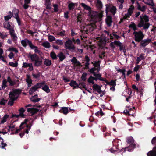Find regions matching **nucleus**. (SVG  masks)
Listing matches in <instances>:
<instances>
[{"instance_id": "nucleus-63", "label": "nucleus", "mask_w": 156, "mask_h": 156, "mask_svg": "<svg viewBox=\"0 0 156 156\" xmlns=\"http://www.w3.org/2000/svg\"><path fill=\"white\" fill-rule=\"evenodd\" d=\"M140 66L139 65H137L136 66H135L134 68V72H137L138 70H139L140 68Z\"/></svg>"}, {"instance_id": "nucleus-43", "label": "nucleus", "mask_w": 156, "mask_h": 156, "mask_svg": "<svg viewBox=\"0 0 156 156\" xmlns=\"http://www.w3.org/2000/svg\"><path fill=\"white\" fill-rule=\"evenodd\" d=\"M7 101V100H6L4 99V98H2L0 101V105H5V104L6 103Z\"/></svg>"}, {"instance_id": "nucleus-24", "label": "nucleus", "mask_w": 156, "mask_h": 156, "mask_svg": "<svg viewBox=\"0 0 156 156\" xmlns=\"http://www.w3.org/2000/svg\"><path fill=\"white\" fill-rule=\"evenodd\" d=\"M19 11L16 9H14L12 10V16L14 18L19 16Z\"/></svg>"}, {"instance_id": "nucleus-3", "label": "nucleus", "mask_w": 156, "mask_h": 156, "mask_svg": "<svg viewBox=\"0 0 156 156\" xmlns=\"http://www.w3.org/2000/svg\"><path fill=\"white\" fill-rule=\"evenodd\" d=\"M64 47L66 50H69L72 52H76V47L73 44L72 41L69 38H68L64 44Z\"/></svg>"}, {"instance_id": "nucleus-41", "label": "nucleus", "mask_w": 156, "mask_h": 156, "mask_svg": "<svg viewBox=\"0 0 156 156\" xmlns=\"http://www.w3.org/2000/svg\"><path fill=\"white\" fill-rule=\"evenodd\" d=\"M8 51H13L16 53L18 52V50L16 48L14 47L10 48L8 49Z\"/></svg>"}, {"instance_id": "nucleus-38", "label": "nucleus", "mask_w": 156, "mask_h": 156, "mask_svg": "<svg viewBox=\"0 0 156 156\" xmlns=\"http://www.w3.org/2000/svg\"><path fill=\"white\" fill-rule=\"evenodd\" d=\"M15 18L16 19L18 26H21L22 24V22L21 21V19L20 18V16H18Z\"/></svg>"}, {"instance_id": "nucleus-2", "label": "nucleus", "mask_w": 156, "mask_h": 156, "mask_svg": "<svg viewBox=\"0 0 156 156\" xmlns=\"http://www.w3.org/2000/svg\"><path fill=\"white\" fill-rule=\"evenodd\" d=\"M103 11L99 13L97 11L92 10L89 13V16L91 20L94 21H97L101 20L103 16Z\"/></svg>"}, {"instance_id": "nucleus-9", "label": "nucleus", "mask_w": 156, "mask_h": 156, "mask_svg": "<svg viewBox=\"0 0 156 156\" xmlns=\"http://www.w3.org/2000/svg\"><path fill=\"white\" fill-rule=\"evenodd\" d=\"M96 28V26L95 24L91 23L87 25L86 29H86V28H85L83 31L82 32L83 33H86L87 34L88 32H92Z\"/></svg>"}, {"instance_id": "nucleus-26", "label": "nucleus", "mask_w": 156, "mask_h": 156, "mask_svg": "<svg viewBox=\"0 0 156 156\" xmlns=\"http://www.w3.org/2000/svg\"><path fill=\"white\" fill-rule=\"evenodd\" d=\"M39 87L37 85H34L29 90V94L30 95H32L34 92L36 91Z\"/></svg>"}, {"instance_id": "nucleus-55", "label": "nucleus", "mask_w": 156, "mask_h": 156, "mask_svg": "<svg viewBox=\"0 0 156 156\" xmlns=\"http://www.w3.org/2000/svg\"><path fill=\"white\" fill-rule=\"evenodd\" d=\"M100 61H98V62H96L94 64V65L95 67H98L100 68Z\"/></svg>"}, {"instance_id": "nucleus-12", "label": "nucleus", "mask_w": 156, "mask_h": 156, "mask_svg": "<svg viewBox=\"0 0 156 156\" xmlns=\"http://www.w3.org/2000/svg\"><path fill=\"white\" fill-rule=\"evenodd\" d=\"M28 121V120L26 119L23 122L20 124V129H16L15 132V134L19 132L22 129L24 128L25 127L28 128L29 125L27 124V122Z\"/></svg>"}, {"instance_id": "nucleus-23", "label": "nucleus", "mask_w": 156, "mask_h": 156, "mask_svg": "<svg viewBox=\"0 0 156 156\" xmlns=\"http://www.w3.org/2000/svg\"><path fill=\"white\" fill-rule=\"evenodd\" d=\"M77 3H73L71 2L68 5V8L69 10H72L75 8V6H77Z\"/></svg>"}, {"instance_id": "nucleus-20", "label": "nucleus", "mask_w": 156, "mask_h": 156, "mask_svg": "<svg viewBox=\"0 0 156 156\" xmlns=\"http://www.w3.org/2000/svg\"><path fill=\"white\" fill-rule=\"evenodd\" d=\"M57 57H58L60 61H62L66 58L65 55L62 52H60L57 55Z\"/></svg>"}, {"instance_id": "nucleus-57", "label": "nucleus", "mask_w": 156, "mask_h": 156, "mask_svg": "<svg viewBox=\"0 0 156 156\" xmlns=\"http://www.w3.org/2000/svg\"><path fill=\"white\" fill-rule=\"evenodd\" d=\"M114 44L117 46H120V45L122 44V43L120 42V41H118L116 40H115L114 42Z\"/></svg>"}, {"instance_id": "nucleus-33", "label": "nucleus", "mask_w": 156, "mask_h": 156, "mask_svg": "<svg viewBox=\"0 0 156 156\" xmlns=\"http://www.w3.org/2000/svg\"><path fill=\"white\" fill-rule=\"evenodd\" d=\"M97 70L98 72L100 70V68L93 67L89 70V71L91 73L94 74V73H95V72L94 71Z\"/></svg>"}, {"instance_id": "nucleus-16", "label": "nucleus", "mask_w": 156, "mask_h": 156, "mask_svg": "<svg viewBox=\"0 0 156 156\" xmlns=\"http://www.w3.org/2000/svg\"><path fill=\"white\" fill-rule=\"evenodd\" d=\"M69 84L71 87H73V89L81 88L79 84L77 83L76 82L73 80H71Z\"/></svg>"}, {"instance_id": "nucleus-29", "label": "nucleus", "mask_w": 156, "mask_h": 156, "mask_svg": "<svg viewBox=\"0 0 156 156\" xmlns=\"http://www.w3.org/2000/svg\"><path fill=\"white\" fill-rule=\"evenodd\" d=\"M116 79H115V80H112L110 82L107 81L106 82V83L107 84L115 87L116 85Z\"/></svg>"}, {"instance_id": "nucleus-56", "label": "nucleus", "mask_w": 156, "mask_h": 156, "mask_svg": "<svg viewBox=\"0 0 156 156\" xmlns=\"http://www.w3.org/2000/svg\"><path fill=\"white\" fill-rule=\"evenodd\" d=\"M45 5L46 6V8L48 9H51V4L49 1L48 2L46 3Z\"/></svg>"}, {"instance_id": "nucleus-27", "label": "nucleus", "mask_w": 156, "mask_h": 156, "mask_svg": "<svg viewBox=\"0 0 156 156\" xmlns=\"http://www.w3.org/2000/svg\"><path fill=\"white\" fill-rule=\"evenodd\" d=\"M12 24V22H8L7 26V27H6V29L9 30V32L12 31V30H14L13 27L11 26Z\"/></svg>"}, {"instance_id": "nucleus-62", "label": "nucleus", "mask_w": 156, "mask_h": 156, "mask_svg": "<svg viewBox=\"0 0 156 156\" xmlns=\"http://www.w3.org/2000/svg\"><path fill=\"white\" fill-rule=\"evenodd\" d=\"M123 113L124 114H125L126 115H130V114L129 113V111H128V110L127 109H125L124 110Z\"/></svg>"}, {"instance_id": "nucleus-54", "label": "nucleus", "mask_w": 156, "mask_h": 156, "mask_svg": "<svg viewBox=\"0 0 156 156\" xmlns=\"http://www.w3.org/2000/svg\"><path fill=\"white\" fill-rule=\"evenodd\" d=\"M1 147L2 149H5V150H6V148H5V147L7 146V144L5 143H3V141H2L1 142Z\"/></svg>"}, {"instance_id": "nucleus-14", "label": "nucleus", "mask_w": 156, "mask_h": 156, "mask_svg": "<svg viewBox=\"0 0 156 156\" xmlns=\"http://www.w3.org/2000/svg\"><path fill=\"white\" fill-rule=\"evenodd\" d=\"M106 16V18L105 19L106 23L108 26L110 27L112 22V17L111 16L108 15Z\"/></svg>"}, {"instance_id": "nucleus-46", "label": "nucleus", "mask_w": 156, "mask_h": 156, "mask_svg": "<svg viewBox=\"0 0 156 156\" xmlns=\"http://www.w3.org/2000/svg\"><path fill=\"white\" fill-rule=\"evenodd\" d=\"M9 65L10 66L13 67H17L18 66V63L17 62L15 63L13 62H9Z\"/></svg>"}, {"instance_id": "nucleus-32", "label": "nucleus", "mask_w": 156, "mask_h": 156, "mask_svg": "<svg viewBox=\"0 0 156 156\" xmlns=\"http://www.w3.org/2000/svg\"><path fill=\"white\" fill-rule=\"evenodd\" d=\"M37 95L36 94L31 98V100L33 102H37L39 101V98H37Z\"/></svg>"}, {"instance_id": "nucleus-39", "label": "nucleus", "mask_w": 156, "mask_h": 156, "mask_svg": "<svg viewBox=\"0 0 156 156\" xmlns=\"http://www.w3.org/2000/svg\"><path fill=\"white\" fill-rule=\"evenodd\" d=\"M9 101L8 103V105L9 106H12L13 105L14 103V101L16 100L13 99V98H9Z\"/></svg>"}, {"instance_id": "nucleus-36", "label": "nucleus", "mask_w": 156, "mask_h": 156, "mask_svg": "<svg viewBox=\"0 0 156 156\" xmlns=\"http://www.w3.org/2000/svg\"><path fill=\"white\" fill-rule=\"evenodd\" d=\"M44 64L46 66H49L51 64V60L46 58L44 61Z\"/></svg>"}, {"instance_id": "nucleus-52", "label": "nucleus", "mask_w": 156, "mask_h": 156, "mask_svg": "<svg viewBox=\"0 0 156 156\" xmlns=\"http://www.w3.org/2000/svg\"><path fill=\"white\" fill-rule=\"evenodd\" d=\"M12 17V16L11 15H8L4 16V20L5 21H8Z\"/></svg>"}, {"instance_id": "nucleus-5", "label": "nucleus", "mask_w": 156, "mask_h": 156, "mask_svg": "<svg viewBox=\"0 0 156 156\" xmlns=\"http://www.w3.org/2000/svg\"><path fill=\"white\" fill-rule=\"evenodd\" d=\"M127 142L129 144V146L127 147L126 148L128 149V151H132L136 147V144L134 142L133 137H131L129 138L127 140Z\"/></svg>"}, {"instance_id": "nucleus-49", "label": "nucleus", "mask_w": 156, "mask_h": 156, "mask_svg": "<svg viewBox=\"0 0 156 156\" xmlns=\"http://www.w3.org/2000/svg\"><path fill=\"white\" fill-rule=\"evenodd\" d=\"M56 44H58L59 45H62L63 44V42L62 41V40H60L59 39L57 40L55 42Z\"/></svg>"}, {"instance_id": "nucleus-19", "label": "nucleus", "mask_w": 156, "mask_h": 156, "mask_svg": "<svg viewBox=\"0 0 156 156\" xmlns=\"http://www.w3.org/2000/svg\"><path fill=\"white\" fill-rule=\"evenodd\" d=\"M40 88H41L43 90L47 93L50 92V90L49 89V87L47 85H43V86H41L40 85Z\"/></svg>"}, {"instance_id": "nucleus-8", "label": "nucleus", "mask_w": 156, "mask_h": 156, "mask_svg": "<svg viewBox=\"0 0 156 156\" xmlns=\"http://www.w3.org/2000/svg\"><path fill=\"white\" fill-rule=\"evenodd\" d=\"M105 6V13L106 15H108V12L110 11L113 15H114L116 13L117 8L115 6L113 5L111 6V5H108V4H106Z\"/></svg>"}, {"instance_id": "nucleus-40", "label": "nucleus", "mask_w": 156, "mask_h": 156, "mask_svg": "<svg viewBox=\"0 0 156 156\" xmlns=\"http://www.w3.org/2000/svg\"><path fill=\"white\" fill-rule=\"evenodd\" d=\"M42 45L46 48H49L51 46L50 43L48 42H45L42 44Z\"/></svg>"}, {"instance_id": "nucleus-59", "label": "nucleus", "mask_w": 156, "mask_h": 156, "mask_svg": "<svg viewBox=\"0 0 156 156\" xmlns=\"http://www.w3.org/2000/svg\"><path fill=\"white\" fill-rule=\"evenodd\" d=\"M94 76H95L96 78H98L99 80L100 78L101 77V75L99 73H94L93 74Z\"/></svg>"}, {"instance_id": "nucleus-37", "label": "nucleus", "mask_w": 156, "mask_h": 156, "mask_svg": "<svg viewBox=\"0 0 156 156\" xmlns=\"http://www.w3.org/2000/svg\"><path fill=\"white\" fill-rule=\"evenodd\" d=\"M7 81L5 79H4L3 80L2 84V88L3 89H5L6 87H7Z\"/></svg>"}, {"instance_id": "nucleus-10", "label": "nucleus", "mask_w": 156, "mask_h": 156, "mask_svg": "<svg viewBox=\"0 0 156 156\" xmlns=\"http://www.w3.org/2000/svg\"><path fill=\"white\" fill-rule=\"evenodd\" d=\"M28 58H30L32 62H35L34 65L37 66H39V57L36 54H31L29 53L28 55Z\"/></svg>"}, {"instance_id": "nucleus-21", "label": "nucleus", "mask_w": 156, "mask_h": 156, "mask_svg": "<svg viewBox=\"0 0 156 156\" xmlns=\"http://www.w3.org/2000/svg\"><path fill=\"white\" fill-rule=\"evenodd\" d=\"M30 41L27 39H25L21 41V44L23 47H26L29 44Z\"/></svg>"}, {"instance_id": "nucleus-60", "label": "nucleus", "mask_w": 156, "mask_h": 156, "mask_svg": "<svg viewBox=\"0 0 156 156\" xmlns=\"http://www.w3.org/2000/svg\"><path fill=\"white\" fill-rule=\"evenodd\" d=\"M69 14V12L67 11H66V12H65L64 13V17L66 19H68L69 17V15L68 14Z\"/></svg>"}, {"instance_id": "nucleus-11", "label": "nucleus", "mask_w": 156, "mask_h": 156, "mask_svg": "<svg viewBox=\"0 0 156 156\" xmlns=\"http://www.w3.org/2000/svg\"><path fill=\"white\" fill-rule=\"evenodd\" d=\"M151 42V40L150 38H147L144 40L142 39L139 42V46L141 47H145Z\"/></svg>"}, {"instance_id": "nucleus-34", "label": "nucleus", "mask_w": 156, "mask_h": 156, "mask_svg": "<svg viewBox=\"0 0 156 156\" xmlns=\"http://www.w3.org/2000/svg\"><path fill=\"white\" fill-rule=\"evenodd\" d=\"M9 117V115L6 114L4 115L1 122V124H3L7 120V119Z\"/></svg>"}, {"instance_id": "nucleus-4", "label": "nucleus", "mask_w": 156, "mask_h": 156, "mask_svg": "<svg viewBox=\"0 0 156 156\" xmlns=\"http://www.w3.org/2000/svg\"><path fill=\"white\" fill-rule=\"evenodd\" d=\"M22 90L19 89H14L9 92V98H11L16 100L20 94Z\"/></svg>"}, {"instance_id": "nucleus-6", "label": "nucleus", "mask_w": 156, "mask_h": 156, "mask_svg": "<svg viewBox=\"0 0 156 156\" xmlns=\"http://www.w3.org/2000/svg\"><path fill=\"white\" fill-rule=\"evenodd\" d=\"M151 143L155 146L152 150L149 151L147 154V156H156V136L154 137L152 140Z\"/></svg>"}, {"instance_id": "nucleus-48", "label": "nucleus", "mask_w": 156, "mask_h": 156, "mask_svg": "<svg viewBox=\"0 0 156 156\" xmlns=\"http://www.w3.org/2000/svg\"><path fill=\"white\" fill-rule=\"evenodd\" d=\"M79 85L81 87L80 89H81L82 87L85 89L86 88V84L84 82H80Z\"/></svg>"}, {"instance_id": "nucleus-42", "label": "nucleus", "mask_w": 156, "mask_h": 156, "mask_svg": "<svg viewBox=\"0 0 156 156\" xmlns=\"http://www.w3.org/2000/svg\"><path fill=\"white\" fill-rule=\"evenodd\" d=\"M117 71L118 72H121V73H122V76H124V77H125V73L126 70L125 69H117Z\"/></svg>"}, {"instance_id": "nucleus-64", "label": "nucleus", "mask_w": 156, "mask_h": 156, "mask_svg": "<svg viewBox=\"0 0 156 156\" xmlns=\"http://www.w3.org/2000/svg\"><path fill=\"white\" fill-rule=\"evenodd\" d=\"M77 59L75 57H73L71 60V62L74 64L77 60Z\"/></svg>"}, {"instance_id": "nucleus-61", "label": "nucleus", "mask_w": 156, "mask_h": 156, "mask_svg": "<svg viewBox=\"0 0 156 156\" xmlns=\"http://www.w3.org/2000/svg\"><path fill=\"white\" fill-rule=\"evenodd\" d=\"M14 54L12 52H10L8 55V57L10 59L14 57Z\"/></svg>"}, {"instance_id": "nucleus-44", "label": "nucleus", "mask_w": 156, "mask_h": 156, "mask_svg": "<svg viewBox=\"0 0 156 156\" xmlns=\"http://www.w3.org/2000/svg\"><path fill=\"white\" fill-rule=\"evenodd\" d=\"M87 75V74L86 73H83L81 76V80L83 81H86V76Z\"/></svg>"}, {"instance_id": "nucleus-13", "label": "nucleus", "mask_w": 156, "mask_h": 156, "mask_svg": "<svg viewBox=\"0 0 156 156\" xmlns=\"http://www.w3.org/2000/svg\"><path fill=\"white\" fill-rule=\"evenodd\" d=\"M9 33L13 41L15 43H16L18 37L15 33L14 30H12V31H9Z\"/></svg>"}, {"instance_id": "nucleus-1", "label": "nucleus", "mask_w": 156, "mask_h": 156, "mask_svg": "<svg viewBox=\"0 0 156 156\" xmlns=\"http://www.w3.org/2000/svg\"><path fill=\"white\" fill-rule=\"evenodd\" d=\"M140 20L137 26L139 28L143 27V29L146 31L150 26V23H147L149 20L148 17L146 15H144L143 16H140Z\"/></svg>"}, {"instance_id": "nucleus-7", "label": "nucleus", "mask_w": 156, "mask_h": 156, "mask_svg": "<svg viewBox=\"0 0 156 156\" xmlns=\"http://www.w3.org/2000/svg\"><path fill=\"white\" fill-rule=\"evenodd\" d=\"M133 34L134 36V40L138 42L140 41L144 37V35L143 33V32L141 30L138 32L134 31Z\"/></svg>"}, {"instance_id": "nucleus-31", "label": "nucleus", "mask_w": 156, "mask_h": 156, "mask_svg": "<svg viewBox=\"0 0 156 156\" xmlns=\"http://www.w3.org/2000/svg\"><path fill=\"white\" fill-rule=\"evenodd\" d=\"M96 5L99 9H101L103 7V5L101 1L100 0H97Z\"/></svg>"}, {"instance_id": "nucleus-45", "label": "nucleus", "mask_w": 156, "mask_h": 156, "mask_svg": "<svg viewBox=\"0 0 156 156\" xmlns=\"http://www.w3.org/2000/svg\"><path fill=\"white\" fill-rule=\"evenodd\" d=\"M27 78L26 79V81L27 83H32V80L30 78V75H27Z\"/></svg>"}, {"instance_id": "nucleus-22", "label": "nucleus", "mask_w": 156, "mask_h": 156, "mask_svg": "<svg viewBox=\"0 0 156 156\" xmlns=\"http://www.w3.org/2000/svg\"><path fill=\"white\" fill-rule=\"evenodd\" d=\"M59 112L65 115H66L68 113L69 110L67 107H63L59 111Z\"/></svg>"}, {"instance_id": "nucleus-18", "label": "nucleus", "mask_w": 156, "mask_h": 156, "mask_svg": "<svg viewBox=\"0 0 156 156\" xmlns=\"http://www.w3.org/2000/svg\"><path fill=\"white\" fill-rule=\"evenodd\" d=\"M22 67L24 68L29 67L28 69L30 71H32L33 70V67L31 63L23 62V64Z\"/></svg>"}, {"instance_id": "nucleus-15", "label": "nucleus", "mask_w": 156, "mask_h": 156, "mask_svg": "<svg viewBox=\"0 0 156 156\" xmlns=\"http://www.w3.org/2000/svg\"><path fill=\"white\" fill-rule=\"evenodd\" d=\"M137 9L141 11L144 12L146 9L145 5H143L142 3L139 4L138 2H136Z\"/></svg>"}, {"instance_id": "nucleus-58", "label": "nucleus", "mask_w": 156, "mask_h": 156, "mask_svg": "<svg viewBox=\"0 0 156 156\" xmlns=\"http://www.w3.org/2000/svg\"><path fill=\"white\" fill-rule=\"evenodd\" d=\"M65 33L66 31L65 30H63L58 33V35L61 36H62L65 35Z\"/></svg>"}, {"instance_id": "nucleus-25", "label": "nucleus", "mask_w": 156, "mask_h": 156, "mask_svg": "<svg viewBox=\"0 0 156 156\" xmlns=\"http://www.w3.org/2000/svg\"><path fill=\"white\" fill-rule=\"evenodd\" d=\"M129 27L130 28H132L134 31L138 30L136 27V25L133 22H131V24L129 25Z\"/></svg>"}, {"instance_id": "nucleus-30", "label": "nucleus", "mask_w": 156, "mask_h": 156, "mask_svg": "<svg viewBox=\"0 0 156 156\" xmlns=\"http://www.w3.org/2000/svg\"><path fill=\"white\" fill-rule=\"evenodd\" d=\"M50 56L53 60H56L57 59V55L54 51L51 52L50 54Z\"/></svg>"}, {"instance_id": "nucleus-51", "label": "nucleus", "mask_w": 156, "mask_h": 156, "mask_svg": "<svg viewBox=\"0 0 156 156\" xmlns=\"http://www.w3.org/2000/svg\"><path fill=\"white\" fill-rule=\"evenodd\" d=\"M48 40L49 41L52 42L55 40V37L52 36L50 35L48 37Z\"/></svg>"}, {"instance_id": "nucleus-28", "label": "nucleus", "mask_w": 156, "mask_h": 156, "mask_svg": "<svg viewBox=\"0 0 156 156\" xmlns=\"http://www.w3.org/2000/svg\"><path fill=\"white\" fill-rule=\"evenodd\" d=\"M81 6L83 7L85 9L88 10L89 11L88 13L90 12V11L91 10V8L86 5L85 3H82L81 4Z\"/></svg>"}, {"instance_id": "nucleus-47", "label": "nucleus", "mask_w": 156, "mask_h": 156, "mask_svg": "<svg viewBox=\"0 0 156 156\" xmlns=\"http://www.w3.org/2000/svg\"><path fill=\"white\" fill-rule=\"evenodd\" d=\"M92 77V76H90L87 79V81L89 83H91L92 84H94L95 82L94 81L93 78H91Z\"/></svg>"}, {"instance_id": "nucleus-53", "label": "nucleus", "mask_w": 156, "mask_h": 156, "mask_svg": "<svg viewBox=\"0 0 156 156\" xmlns=\"http://www.w3.org/2000/svg\"><path fill=\"white\" fill-rule=\"evenodd\" d=\"M54 7V11L55 12H57L58 11V5L57 4H55L53 5Z\"/></svg>"}, {"instance_id": "nucleus-35", "label": "nucleus", "mask_w": 156, "mask_h": 156, "mask_svg": "<svg viewBox=\"0 0 156 156\" xmlns=\"http://www.w3.org/2000/svg\"><path fill=\"white\" fill-rule=\"evenodd\" d=\"M92 88L93 90L95 91H97L98 90H99V89L101 87L99 85L95 84H93L92 86Z\"/></svg>"}, {"instance_id": "nucleus-17", "label": "nucleus", "mask_w": 156, "mask_h": 156, "mask_svg": "<svg viewBox=\"0 0 156 156\" xmlns=\"http://www.w3.org/2000/svg\"><path fill=\"white\" fill-rule=\"evenodd\" d=\"M27 111L28 112H30L32 114L31 115H33L38 112L39 109L34 108H27Z\"/></svg>"}, {"instance_id": "nucleus-50", "label": "nucleus", "mask_w": 156, "mask_h": 156, "mask_svg": "<svg viewBox=\"0 0 156 156\" xmlns=\"http://www.w3.org/2000/svg\"><path fill=\"white\" fill-rule=\"evenodd\" d=\"M28 45L30 48L32 49H34L35 48H37V47L35 46L33 44L32 42L30 41Z\"/></svg>"}]
</instances>
